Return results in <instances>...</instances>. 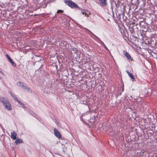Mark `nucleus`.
Here are the masks:
<instances>
[{"label": "nucleus", "instance_id": "nucleus-15", "mask_svg": "<svg viewBox=\"0 0 157 157\" xmlns=\"http://www.w3.org/2000/svg\"><path fill=\"white\" fill-rule=\"evenodd\" d=\"M63 11L61 10H58L57 11V13H63Z\"/></svg>", "mask_w": 157, "mask_h": 157}, {"label": "nucleus", "instance_id": "nucleus-6", "mask_svg": "<svg viewBox=\"0 0 157 157\" xmlns=\"http://www.w3.org/2000/svg\"><path fill=\"white\" fill-rule=\"evenodd\" d=\"M11 138L13 140H16L17 139V134L14 132L13 131L11 133Z\"/></svg>", "mask_w": 157, "mask_h": 157}, {"label": "nucleus", "instance_id": "nucleus-3", "mask_svg": "<svg viewBox=\"0 0 157 157\" xmlns=\"http://www.w3.org/2000/svg\"><path fill=\"white\" fill-rule=\"evenodd\" d=\"M54 133L55 136L58 138L60 139L61 138L62 136L60 132L56 128L54 129Z\"/></svg>", "mask_w": 157, "mask_h": 157}, {"label": "nucleus", "instance_id": "nucleus-2", "mask_svg": "<svg viewBox=\"0 0 157 157\" xmlns=\"http://www.w3.org/2000/svg\"><path fill=\"white\" fill-rule=\"evenodd\" d=\"M65 2L72 8H76L79 10H82V9L78 7L76 3L72 1H65Z\"/></svg>", "mask_w": 157, "mask_h": 157}, {"label": "nucleus", "instance_id": "nucleus-14", "mask_svg": "<svg viewBox=\"0 0 157 157\" xmlns=\"http://www.w3.org/2000/svg\"><path fill=\"white\" fill-rule=\"evenodd\" d=\"M16 101L19 103V104L21 105H23V104L21 101L19 100L18 99L16 100Z\"/></svg>", "mask_w": 157, "mask_h": 157}, {"label": "nucleus", "instance_id": "nucleus-7", "mask_svg": "<svg viewBox=\"0 0 157 157\" xmlns=\"http://www.w3.org/2000/svg\"><path fill=\"white\" fill-rule=\"evenodd\" d=\"M126 72L128 74L129 76L132 79L133 81H134V79L135 78L133 75V74L130 73L128 71H126Z\"/></svg>", "mask_w": 157, "mask_h": 157}, {"label": "nucleus", "instance_id": "nucleus-4", "mask_svg": "<svg viewBox=\"0 0 157 157\" xmlns=\"http://www.w3.org/2000/svg\"><path fill=\"white\" fill-rule=\"evenodd\" d=\"M123 55H124L129 60H131L132 61L133 59L131 57L130 55L127 52L125 51L123 52Z\"/></svg>", "mask_w": 157, "mask_h": 157}, {"label": "nucleus", "instance_id": "nucleus-11", "mask_svg": "<svg viewBox=\"0 0 157 157\" xmlns=\"http://www.w3.org/2000/svg\"><path fill=\"white\" fill-rule=\"evenodd\" d=\"M17 85L21 87H24V85L23 83L21 82H19L17 83Z\"/></svg>", "mask_w": 157, "mask_h": 157}, {"label": "nucleus", "instance_id": "nucleus-8", "mask_svg": "<svg viewBox=\"0 0 157 157\" xmlns=\"http://www.w3.org/2000/svg\"><path fill=\"white\" fill-rule=\"evenodd\" d=\"M15 143L17 145L18 144H21L23 143V141L22 140L19 139L17 138L16 139V140L15 141Z\"/></svg>", "mask_w": 157, "mask_h": 157}, {"label": "nucleus", "instance_id": "nucleus-12", "mask_svg": "<svg viewBox=\"0 0 157 157\" xmlns=\"http://www.w3.org/2000/svg\"><path fill=\"white\" fill-rule=\"evenodd\" d=\"M11 95L12 96V97L14 98V99H15L16 100H17L18 99L17 98V97L14 94H12L11 93Z\"/></svg>", "mask_w": 157, "mask_h": 157}, {"label": "nucleus", "instance_id": "nucleus-9", "mask_svg": "<svg viewBox=\"0 0 157 157\" xmlns=\"http://www.w3.org/2000/svg\"><path fill=\"white\" fill-rule=\"evenodd\" d=\"M99 2L100 4L103 6H105L107 4L106 0H99Z\"/></svg>", "mask_w": 157, "mask_h": 157}, {"label": "nucleus", "instance_id": "nucleus-10", "mask_svg": "<svg viewBox=\"0 0 157 157\" xmlns=\"http://www.w3.org/2000/svg\"><path fill=\"white\" fill-rule=\"evenodd\" d=\"M24 88V89L25 90H27V91L28 92H32V90L30 88H28V87L26 86H24V87H23Z\"/></svg>", "mask_w": 157, "mask_h": 157}, {"label": "nucleus", "instance_id": "nucleus-17", "mask_svg": "<svg viewBox=\"0 0 157 157\" xmlns=\"http://www.w3.org/2000/svg\"><path fill=\"white\" fill-rule=\"evenodd\" d=\"M88 30V32H90V30Z\"/></svg>", "mask_w": 157, "mask_h": 157}, {"label": "nucleus", "instance_id": "nucleus-13", "mask_svg": "<svg viewBox=\"0 0 157 157\" xmlns=\"http://www.w3.org/2000/svg\"><path fill=\"white\" fill-rule=\"evenodd\" d=\"M82 14H85V16H87V17H88L89 16V15H87L86 13L85 12V11H82Z\"/></svg>", "mask_w": 157, "mask_h": 157}, {"label": "nucleus", "instance_id": "nucleus-1", "mask_svg": "<svg viewBox=\"0 0 157 157\" xmlns=\"http://www.w3.org/2000/svg\"><path fill=\"white\" fill-rule=\"evenodd\" d=\"M0 101L2 103L5 108L9 110H11L12 108L10 103L8 101L4 98L0 99Z\"/></svg>", "mask_w": 157, "mask_h": 157}, {"label": "nucleus", "instance_id": "nucleus-5", "mask_svg": "<svg viewBox=\"0 0 157 157\" xmlns=\"http://www.w3.org/2000/svg\"><path fill=\"white\" fill-rule=\"evenodd\" d=\"M6 56L7 58L9 60L10 63L12 64V65L14 67H16V63L14 62L13 60L11 59V58L10 57L8 54H7L6 55Z\"/></svg>", "mask_w": 157, "mask_h": 157}, {"label": "nucleus", "instance_id": "nucleus-16", "mask_svg": "<svg viewBox=\"0 0 157 157\" xmlns=\"http://www.w3.org/2000/svg\"><path fill=\"white\" fill-rule=\"evenodd\" d=\"M22 107H23V108H24V107H25V106H24V105H23V106H22Z\"/></svg>", "mask_w": 157, "mask_h": 157}]
</instances>
